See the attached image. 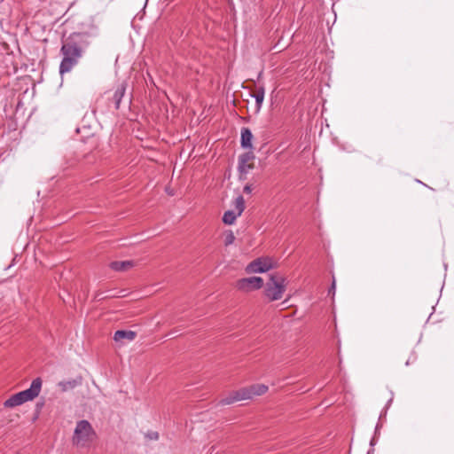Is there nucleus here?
I'll return each instance as SVG.
<instances>
[{
    "mask_svg": "<svg viewBox=\"0 0 454 454\" xmlns=\"http://www.w3.org/2000/svg\"><path fill=\"white\" fill-rule=\"evenodd\" d=\"M80 37L79 34H72L62 43L60 53L63 58L59 65L61 75L70 72L82 56L83 48Z\"/></svg>",
    "mask_w": 454,
    "mask_h": 454,
    "instance_id": "nucleus-1",
    "label": "nucleus"
},
{
    "mask_svg": "<svg viewBox=\"0 0 454 454\" xmlns=\"http://www.w3.org/2000/svg\"><path fill=\"white\" fill-rule=\"evenodd\" d=\"M97 440V433L87 420H80L76 423L72 443L78 449L90 448Z\"/></svg>",
    "mask_w": 454,
    "mask_h": 454,
    "instance_id": "nucleus-2",
    "label": "nucleus"
},
{
    "mask_svg": "<svg viewBox=\"0 0 454 454\" xmlns=\"http://www.w3.org/2000/svg\"><path fill=\"white\" fill-rule=\"evenodd\" d=\"M41 388L42 380L36 378L32 381L29 388L12 395L4 403V405L5 408H13L26 402L32 401L39 395Z\"/></svg>",
    "mask_w": 454,
    "mask_h": 454,
    "instance_id": "nucleus-3",
    "label": "nucleus"
},
{
    "mask_svg": "<svg viewBox=\"0 0 454 454\" xmlns=\"http://www.w3.org/2000/svg\"><path fill=\"white\" fill-rule=\"evenodd\" d=\"M286 289V278L279 275H271L264 288V295L270 301L280 300Z\"/></svg>",
    "mask_w": 454,
    "mask_h": 454,
    "instance_id": "nucleus-4",
    "label": "nucleus"
},
{
    "mask_svg": "<svg viewBox=\"0 0 454 454\" xmlns=\"http://www.w3.org/2000/svg\"><path fill=\"white\" fill-rule=\"evenodd\" d=\"M274 267V261L272 258L265 256L259 257L247 264L245 270L247 274L252 273H263Z\"/></svg>",
    "mask_w": 454,
    "mask_h": 454,
    "instance_id": "nucleus-5",
    "label": "nucleus"
},
{
    "mask_svg": "<svg viewBox=\"0 0 454 454\" xmlns=\"http://www.w3.org/2000/svg\"><path fill=\"white\" fill-rule=\"evenodd\" d=\"M235 286L238 290L249 293L259 290L263 286V279L261 277H250L239 279Z\"/></svg>",
    "mask_w": 454,
    "mask_h": 454,
    "instance_id": "nucleus-6",
    "label": "nucleus"
},
{
    "mask_svg": "<svg viewBox=\"0 0 454 454\" xmlns=\"http://www.w3.org/2000/svg\"><path fill=\"white\" fill-rule=\"evenodd\" d=\"M246 400H251V395H249V392L247 387L230 392L224 398L220 401V403L222 404L227 405Z\"/></svg>",
    "mask_w": 454,
    "mask_h": 454,
    "instance_id": "nucleus-7",
    "label": "nucleus"
},
{
    "mask_svg": "<svg viewBox=\"0 0 454 454\" xmlns=\"http://www.w3.org/2000/svg\"><path fill=\"white\" fill-rule=\"evenodd\" d=\"M254 155L251 151L241 154L239 158V170L241 173L247 174L254 168Z\"/></svg>",
    "mask_w": 454,
    "mask_h": 454,
    "instance_id": "nucleus-8",
    "label": "nucleus"
},
{
    "mask_svg": "<svg viewBox=\"0 0 454 454\" xmlns=\"http://www.w3.org/2000/svg\"><path fill=\"white\" fill-rule=\"evenodd\" d=\"M137 336L136 332L130 330H118L114 333V340L116 342L123 343L124 340L132 341Z\"/></svg>",
    "mask_w": 454,
    "mask_h": 454,
    "instance_id": "nucleus-9",
    "label": "nucleus"
},
{
    "mask_svg": "<svg viewBox=\"0 0 454 454\" xmlns=\"http://www.w3.org/2000/svg\"><path fill=\"white\" fill-rule=\"evenodd\" d=\"M253 134L248 128L241 129V137H240V144L241 146L245 149L251 150L253 148L252 145Z\"/></svg>",
    "mask_w": 454,
    "mask_h": 454,
    "instance_id": "nucleus-10",
    "label": "nucleus"
},
{
    "mask_svg": "<svg viewBox=\"0 0 454 454\" xmlns=\"http://www.w3.org/2000/svg\"><path fill=\"white\" fill-rule=\"evenodd\" d=\"M126 91V84L124 82H121L118 84L114 90L112 100L114 104L115 109H118L120 107L121 101L125 94Z\"/></svg>",
    "mask_w": 454,
    "mask_h": 454,
    "instance_id": "nucleus-11",
    "label": "nucleus"
},
{
    "mask_svg": "<svg viewBox=\"0 0 454 454\" xmlns=\"http://www.w3.org/2000/svg\"><path fill=\"white\" fill-rule=\"evenodd\" d=\"M247 387L249 392V395H251V399L255 396L262 395L269 390L268 386L265 384H253Z\"/></svg>",
    "mask_w": 454,
    "mask_h": 454,
    "instance_id": "nucleus-12",
    "label": "nucleus"
},
{
    "mask_svg": "<svg viewBox=\"0 0 454 454\" xmlns=\"http://www.w3.org/2000/svg\"><path fill=\"white\" fill-rule=\"evenodd\" d=\"M134 262L132 261H115L110 263L112 270L116 271H125L133 267Z\"/></svg>",
    "mask_w": 454,
    "mask_h": 454,
    "instance_id": "nucleus-13",
    "label": "nucleus"
},
{
    "mask_svg": "<svg viewBox=\"0 0 454 454\" xmlns=\"http://www.w3.org/2000/svg\"><path fill=\"white\" fill-rule=\"evenodd\" d=\"M82 380V377H78L76 379L61 381L59 383V386L60 387L61 390L65 392V391H68V390L73 389V388L76 387L77 386L81 385Z\"/></svg>",
    "mask_w": 454,
    "mask_h": 454,
    "instance_id": "nucleus-14",
    "label": "nucleus"
},
{
    "mask_svg": "<svg viewBox=\"0 0 454 454\" xmlns=\"http://www.w3.org/2000/svg\"><path fill=\"white\" fill-rule=\"evenodd\" d=\"M252 96L256 102V110L259 111L264 99V89L262 87L257 88Z\"/></svg>",
    "mask_w": 454,
    "mask_h": 454,
    "instance_id": "nucleus-15",
    "label": "nucleus"
},
{
    "mask_svg": "<svg viewBox=\"0 0 454 454\" xmlns=\"http://www.w3.org/2000/svg\"><path fill=\"white\" fill-rule=\"evenodd\" d=\"M239 215H238V213L235 212L234 210H228L223 214V222L225 224H232L235 223L237 217Z\"/></svg>",
    "mask_w": 454,
    "mask_h": 454,
    "instance_id": "nucleus-16",
    "label": "nucleus"
},
{
    "mask_svg": "<svg viewBox=\"0 0 454 454\" xmlns=\"http://www.w3.org/2000/svg\"><path fill=\"white\" fill-rule=\"evenodd\" d=\"M245 209V200L242 195H239L234 200V211L241 215Z\"/></svg>",
    "mask_w": 454,
    "mask_h": 454,
    "instance_id": "nucleus-17",
    "label": "nucleus"
},
{
    "mask_svg": "<svg viewBox=\"0 0 454 454\" xmlns=\"http://www.w3.org/2000/svg\"><path fill=\"white\" fill-rule=\"evenodd\" d=\"M235 240V236L231 231H227L224 234V245L230 246L231 245Z\"/></svg>",
    "mask_w": 454,
    "mask_h": 454,
    "instance_id": "nucleus-18",
    "label": "nucleus"
},
{
    "mask_svg": "<svg viewBox=\"0 0 454 454\" xmlns=\"http://www.w3.org/2000/svg\"><path fill=\"white\" fill-rule=\"evenodd\" d=\"M145 436L150 439V440H153V441H156L159 439V434L157 432H154V431H152V432H148Z\"/></svg>",
    "mask_w": 454,
    "mask_h": 454,
    "instance_id": "nucleus-19",
    "label": "nucleus"
},
{
    "mask_svg": "<svg viewBox=\"0 0 454 454\" xmlns=\"http://www.w3.org/2000/svg\"><path fill=\"white\" fill-rule=\"evenodd\" d=\"M244 192H251V187H250L249 185H246V186L244 187Z\"/></svg>",
    "mask_w": 454,
    "mask_h": 454,
    "instance_id": "nucleus-20",
    "label": "nucleus"
},
{
    "mask_svg": "<svg viewBox=\"0 0 454 454\" xmlns=\"http://www.w3.org/2000/svg\"><path fill=\"white\" fill-rule=\"evenodd\" d=\"M332 288H335V282L334 281L333 282Z\"/></svg>",
    "mask_w": 454,
    "mask_h": 454,
    "instance_id": "nucleus-21",
    "label": "nucleus"
}]
</instances>
